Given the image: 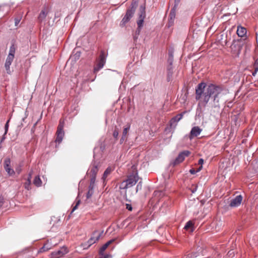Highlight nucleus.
Here are the masks:
<instances>
[{"label": "nucleus", "mask_w": 258, "mask_h": 258, "mask_svg": "<svg viewBox=\"0 0 258 258\" xmlns=\"http://www.w3.org/2000/svg\"><path fill=\"white\" fill-rule=\"evenodd\" d=\"M223 91L222 88L213 84L207 85L202 82L198 85L196 88V99L199 100V105L205 107L210 100L209 103L212 107H216L218 105L219 96Z\"/></svg>", "instance_id": "f257e3e1"}, {"label": "nucleus", "mask_w": 258, "mask_h": 258, "mask_svg": "<svg viewBox=\"0 0 258 258\" xmlns=\"http://www.w3.org/2000/svg\"><path fill=\"white\" fill-rule=\"evenodd\" d=\"M138 2L137 0H134L130 6L127 10L126 14L122 20H121L120 25L121 27L125 26V24L128 22L130 19L133 17L137 7H138Z\"/></svg>", "instance_id": "f03ea898"}, {"label": "nucleus", "mask_w": 258, "mask_h": 258, "mask_svg": "<svg viewBox=\"0 0 258 258\" xmlns=\"http://www.w3.org/2000/svg\"><path fill=\"white\" fill-rule=\"evenodd\" d=\"M106 55L104 50H101L98 58L97 59V63L94 68V72L96 73L100 69L103 68L106 63Z\"/></svg>", "instance_id": "7ed1b4c3"}, {"label": "nucleus", "mask_w": 258, "mask_h": 258, "mask_svg": "<svg viewBox=\"0 0 258 258\" xmlns=\"http://www.w3.org/2000/svg\"><path fill=\"white\" fill-rule=\"evenodd\" d=\"M141 14L139 15V20L137 21L138 28L136 31V35L140 34L141 29L143 27V24L145 17V4L142 5L140 7Z\"/></svg>", "instance_id": "20e7f679"}, {"label": "nucleus", "mask_w": 258, "mask_h": 258, "mask_svg": "<svg viewBox=\"0 0 258 258\" xmlns=\"http://www.w3.org/2000/svg\"><path fill=\"white\" fill-rule=\"evenodd\" d=\"M64 125V121L62 119L59 120V124L57 126V131L56 133V138L55 142L59 144L62 140L64 133L63 131V127Z\"/></svg>", "instance_id": "39448f33"}, {"label": "nucleus", "mask_w": 258, "mask_h": 258, "mask_svg": "<svg viewBox=\"0 0 258 258\" xmlns=\"http://www.w3.org/2000/svg\"><path fill=\"white\" fill-rule=\"evenodd\" d=\"M98 233L97 231H95L93 233L92 236L91 237V238L88 240V241L84 244V248H88L91 245L95 243L96 242L99 240L100 239V237L103 233V231L98 234H97Z\"/></svg>", "instance_id": "423d86ee"}, {"label": "nucleus", "mask_w": 258, "mask_h": 258, "mask_svg": "<svg viewBox=\"0 0 258 258\" xmlns=\"http://www.w3.org/2000/svg\"><path fill=\"white\" fill-rule=\"evenodd\" d=\"M99 167V163L98 162H94L91 164L90 169L88 171V174L90 175V178L96 179V174Z\"/></svg>", "instance_id": "0eeeda50"}, {"label": "nucleus", "mask_w": 258, "mask_h": 258, "mask_svg": "<svg viewBox=\"0 0 258 258\" xmlns=\"http://www.w3.org/2000/svg\"><path fill=\"white\" fill-rule=\"evenodd\" d=\"M243 41L241 39L234 40L230 48L235 53H239L242 48Z\"/></svg>", "instance_id": "6e6552de"}, {"label": "nucleus", "mask_w": 258, "mask_h": 258, "mask_svg": "<svg viewBox=\"0 0 258 258\" xmlns=\"http://www.w3.org/2000/svg\"><path fill=\"white\" fill-rule=\"evenodd\" d=\"M190 152L188 151H184L179 154L177 158L173 161L171 164L174 166L182 162L185 157L189 155Z\"/></svg>", "instance_id": "1a4fd4ad"}, {"label": "nucleus", "mask_w": 258, "mask_h": 258, "mask_svg": "<svg viewBox=\"0 0 258 258\" xmlns=\"http://www.w3.org/2000/svg\"><path fill=\"white\" fill-rule=\"evenodd\" d=\"M130 187L134 185L138 180L137 173H133L127 176V179L125 180Z\"/></svg>", "instance_id": "9d476101"}, {"label": "nucleus", "mask_w": 258, "mask_h": 258, "mask_svg": "<svg viewBox=\"0 0 258 258\" xmlns=\"http://www.w3.org/2000/svg\"><path fill=\"white\" fill-rule=\"evenodd\" d=\"M68 252L67 248L62 247L59 250L51 253V258H59Z\"/></svg>", "instance_id": "9b49d317"}, {"label": "nucleus", "mask_w": 258, "mask_h": 258, "mask_svg": "<svg viewBox=\"0 0 258 258\" xmlns=\"http://www.w3.org/2000/svg\"><path fill=\"white\" fill-rule=\"evenodd\" d=\"M11 160L10 158H6L4 161V168L6 172L10 175H12L15 174L14 170L11 168Z\"/></svg>", "instance_id": "f8f14e48"}, {"label": "nucleus", "mask_w": 258, "mask_h": 258, "mask_svg": "<svg viewBox=\"0 0 258 258\" xmlns=\"http://www.w3.org/2000/svg\"><path fill=\"white\" fill-rule=\"evenodd\" d=\"M242 199V196H237L235 198L231 201L229 205L231 207H236L239 206L241 203Z\"/></svg>", "instance_id": "ddd939ff"}, {"label": "nucleus", "mask_w": 258, "mask_h": 258, "mask_svg": "<svg viewBox=\"0 0 258 258\" xmlns=\"http://www.w3.org/2000/svg\"><path fill=\"white\" fill-rule=\"evenodd\" d=\"M202 131V130L198 126L193 127L190 132L189 139L191 140L193 138L197 137L201 134Z\"/></svg>", "instance_id": "4468645a"}, {"label": "nucleus", "mask_w": 258, "mask_h": 258, "mask_svg": "<svg viewBox=\"0 0 258 258\" xmlns=\"http://www.w3.org/2000/svg\"><path fill=\"white\" fill-rule=\"evenodd\" d=\"M180 113L173 117L170 121V126L171 127L175 128L177 125L176 123L179 121L183 117V114Z\"/></svg>", "instance_id": "2eb2a0df"}, {"label": "nucleus", "mask_w": 258, "mask_h": 258, "mask_svg": "<svg viewBox=\"0 0 258 258\" xmlns=\"http://www.w3.org/2000/svg\"><path fill=\"white\" fill-rule=\"evenodd\" d=\"M130 125H127V126L124 127L123 132H122V136L120 140V144H122L124 142V141L126 140L127 133L130 130Z\"/></svg>", "instance_id": "dca6fc26"}, {"label": "nucleus", "mask_w": 258, "mask_h": 258, "mask_svg": "<svg viewBox=\"0 0 258 258\" xmlns=\"http://www.w3.org/2000/svg\"><path fill=\"white\" fill-rule=\"evenodd\" d=\"M53 246V244L49 242V241H47L44 245L39 249L38 250V253H42L45 251H48L50 249L52 248V247Z\"/></svg>", "instance_id": "f3484780"}, {"label": "nucleus", "mask_w": 258, "mask_h": 258, "mask_svg": "<svg viewBox=\"0 0 258 258\" xmlns=\"http://www.w3.org/2000/svg\"><path fill=\"white\" fill-rule=\"evenodd\" d=\"M173 67L171 66H167V81L170 82L173 78Z\"/></svg>", "instance_id": "a211bd4d"}, {"label": "nucleus", "mask_w": 258, "mask_h": 258, "mask_svg": "<svg viewBox=\"0 0 258 258\" xmlns=\"http://www.w3.org/2000/svg\"><path fill=\"white\" fill-rule=\"evenodd\" d=\"M14 58H10L7 57L6 59V61L5 64V67L6 69V70L7 71V73L9 74H10L11 73V71L10 70V66L12 64V62L13 61Z\"/></svg>", "instance_id": "6ab92c4d"}, {"label": "nucleus", "mask_w": 258, "mask_h": 258, "mask_svg": "<svg viewBox=\"0 0 258 258\" xmlns=\"http://www.w3.org/2000/svg\"><path fill=\"white\" fill-rule=\"evenodd\" d=\"M236 32L239 37H242L246 34L247 31L246 28L240 26L237 27Z\"/></svg>", "instance_id": "aec40b11"}, {"label": "nucleus", "mask_w": 258, "mask_h": 258, "mask_svg": "<svg viewBox=\"0 0 258 258\" xmlns=\"http://www.w3.org/2000/svg\"><path fill=\"white\" fill-rule=\"evenodd\" d=\"M184 228L186 230H189L190 232H193L194 230V223L191 221H188L184 226Z\"/></svg>", "instance_id": "412c9836"}, {"label": "nucleus", "mask_w": 258, "mask_h": 258, "mask_svg": "<svg viewBox=\"0 0 258 258\" xmlns=\"http://www.w3.org/2000/svg\"><path fill=\"white\" fill-rule=\"evenodd\" d=\"M15 51H16L15 47L14 44H12L10 48L9 53L8 57L12 58H14Z\"/></svg>", "instance_id": "4be33fe9"}, {"label": "nucleus", "mask_w": 258, "mask_h": 258, "mask_svg": "<svg viewBox=\"0 0 258 258\" xmlns=\"http://www.w3.org/2000/svg\"><path fill=\"white\" fill-rule=\"evenodd\" d=\"M113 171V169L110 167H108L107 168V169L105 170L102 179L103 180H105V179L107 177V176L111 173V172Z\"/></svg>", "instance_id": "5701e85b"}, {"label": "nucleus", "mask_w": 258, "mask_h": 258, "mask_svg": "<svg viewBox=\"0 0 258 258\" xmlns=\"http://www.w3.org/2000/svg\"><path fill=\"white\" fill-rule=\"evenodd\" d=\"M47 14V13L44 10L41 11L38 18L39 22H42L45 19Z\"/></svg>", "instance_id": "b1692460"}, {"label": "nucleus", "mask_w": 258, "mask_h": 258, "mask_svg": "<svg viewBox=\"0 0 258 258\" xmlns=\"http://www.w3.org/2000/svg\"><path fill=\"white\" fill-rule=\"evenodd\" d=\"M177 8L173 7V8L171 10V11L169 14V19L171 20H174L176 16V10Z\"/></svg>", "instance_id": "393cba45"}, {"label": "nucleus", "mask_w": 258, "mask_h": 258, "mask_svg": "<svg viewBox=\"0 0 258 258\" xmlns=\"http://www.w3.org/2000/svg\"><path fill=\"white\" fill-rule=\"evenodd\" d=\"M32 172H33L32 171H31L29 173L28 177L27 178V181L26 182V183L25 184V188L28 189H29V186H30V184H31V179L32 177Z\"/></svg>", "instance_id": "a878e982"}, {"label": "nucleus", "mask_w": 258, "mask_h": 258, "mask_svg": "<svg viewBox=\"0 0 258 258\" xmlns=\"http://www.w3.org/2000/svg\"><path fill=\"white\" fill-rule=\"evenodd\" d=\"M33 183L35 184L36 186H40L42 184V181L39 177V176H36L34 180H33Z\"/></svg>", "instance_id": "bb28decb"}, {"label": "nucleus", "mask_w": 258, "mask_h": 258, "mask_svg": "<svg viewBox=\"0 0 258 258\" xmlns=\"http://www.w3.org/2000/svg\"><path fill=\"white\" fill-rule=\"evenodd\" d=\"M119 132V128L117 126H115L114 127V130L113 131V137L114 138L115 141L117 140V139H118Z\"/></svg>", "instance_id": "cd10ccee"}, {"label": "nucleus", "mask_w": 258, "mask_h": 258, "mask_svg": "<svg viewBox=\"0 0 258 258\" xmlns=\"http://www.w3.org/2000/svg\"><path fill=\"white\" fill-rule=\"evenodd\" d=\"M95 180L96 179L90 178V182L88 187V189L94 190Z\"/></svg>", "instance_id": "c85d7f7f"}, {"label": "nucleus", "mask_w": 258, "mask_h": 258, "mask_svg": "<svg viewBox=\"0 0 258 258\" xmlns=\"http://www.w3.org/2000/svg\"><path fill=\"white\" fill-rule=\"evenodd\" d=\"M127 183H126L125 180L123 181L120 184L119 188L120 189H126L129 188Z\"/></svg>", "instance_id": "c756f323"}, {"label": "nucleus", "mask_w": 258, "mask_h": 258, "mask_svg": "<svg viewBox=\"0 0 258 258\" xmlns=\"http://www.w3.org/2000/svg\"><path fill=\"white\" fill-rule=\"evenodd\" d=\"M107 245H105V244L102 246V247L100 248L99 250V254L103 255L104 251L106 250V249L107 248Z\"/></svg>", "instance_id": "7c9ffc66"}, {"label": "nucleus", "mask_w": 258, "mask_h": 258, "mask_svg": "<svg viewBox=\"0 0 258 258\" xmlns=\"http://www.w3.org/2000/svg\"><path fill=\"white\" fill-rule=\"evenodd\" d=\"M253 67L254 69V73H253L252 75H254V74L258 71V58L255 60Z\"/></svg>", "instance_id": "2f4dec72"}, {"label": "nucleus", "mask_w": 258, "mask_h": 258, "mask_svg": "<svg viewBox=\"0 0 258 258\" xmlns=\"http://www.w3.org/2000/svg\"><path fill=\"white\" fill-rule=\"evenodd\" d=\"M202 166H200V167L197 170H196L194 168H192L190 169L189 172L191 174H194L200 171L202 169Z\"/></svg>", "instance_id": "473e14b6"}, {"label": "nucleus", "mask_w": 258, "mask_h": 258, "mask_svg": "<svg viewBox=\"0 0 258 258\" xmlns=\"http://www.w3.org/2000/svg\"><path fill=\"white\" fill-rule=\"evenodd\" d=\"M94 193V190H90V189H88V191L87 193V195H86V197H87V199H90L92 196L93 195Z\"/></svg>", "instance_id": "72a5a7b5"}, {"label": "nucleus", "mask_w": 258, "mask_h": 258, "mask_svg": "<svg viewBox=\"0 0 258 258\" xmlns=\"http://www.w3.org/2000/svg\"><path fill=\"white\" fill-rule=\"evenodd\" d=\"M80 202H81V201H80V200H79L77 202V203L76 204V205L73 207V209H72V210L71 211V213H72L75 210H76L78 208V207L80 205Z\"/></svg>", "instance_id": "f704fd0d"}, {"label": "nucleus", "mask_w": 258, "mask_h": 258, "mask_svg": "<svg viewBox=\"0 0 258 258\" xmlns=\"http://www.w3.org/2000/svg\"><path fill=\"white\" fill-rule=\"evenodd\" d=\"M173 61V56L168 57V61H167L168 63V66H172Z\"/></svg>", "instance_id": "c9c22d12"}, {"label": "nucleus", "mask_w": 258, "mask_h": 258, "mask_svg": "<svg viewBox=\"0 0 258 258\" xmlns=\"http://www.w3.org/2000/svg\"><path fill=\"white\" fill-rule=\"evenodd\" d=\"M21 21V17H17L15 19V25L18 26Z\"/></svg>", "instance_id": "e433bc0d"}, {"label": "nucleus", "mask_w": 258, "mask_h": 258, "mask_svg": "<svg viewBox=\"0 0 258 258\" xmlns=\"http://www.w3.org/2000/svg\"><path fill=\"white\" fill-rule=\"evenodd\" d=\"M81 52L79 51H77L73 57H74L75 59H79L80 57Z\"/></svg>", "instance_id": "4c0bfd02"}, {"label": "nucleus", "mask_w": 258, "mask_h": 258, "mask_svg": "<svg viewBox=\"0 0 258 258\" xmlns=\"http://www.w3.org/2000/svg\"><path fill=\"white\" fill-rule=\"evenodd\" d=\"M5 203V199L3 196H0V208L3 206Z\"/></svg>", "instance_id": "58836bf2"}, {"label": "nucleus", "mask_w": 258, "mask_h": 258, "mask_svg": "<svg viewBox=\"0 0 258 258\" xmlns=\"http://www.w3.org/2000/svg\"><path fill=\"white\" fill-rule=\"evenodd\" d=\"M155 196H161L163 193L161 191H156L154 192Z\"/></svg>", "instance_id": "ea45409f"}, {"label": "nucleus", "mask_w": 258, "mask_h": 258, "mask_svg": "<svg viewBox=\"0 0 258 258\" xmlns=\"http://www.w3.org/2000/svg\"><path fill=\"white\" fill-rule=\"evenodd\" d=\"M9 122V120H8L7 121V122H6L5 126V135L7 134L8 131Z\"/></svg>", "instance_id": "a19ab883"}, {"label": "nucleus", "mask_w": 258, "mask_h": 258, "mask_svg": "<svg viewBox=\"0 0 258 258\" xmlns=\"http://www.w3.org/2000/svg\"><path fill=\"white\" fill-rule=\"evenodd\" d=\"M233 255H234V251L233 250H230V251H228L226 258L227 256H229V257L231 256V257H232Z\"/></svg>", "instance_id": "79ce46f5"}, {"label": "nucleus", "mask_w": 258, "mask_h": 258, "mask_svg": "<svg viewBox=\"0 0 258 258\" xmlns=\"http://www.w3.org/2000/svg\"><path fill=\"white\" fill-rule=\"evenodd\" d=\"M115 241V239H111L107 241L106 243H105V245H107V247H108L109 245H110L111 244H112L114 241Z\"/></svg>", "instance_id": "37998d69"}, {"label": "nucleus", "mask_w": 258, "mask_h": 258, "mask_svg": "<svg viewBox=\"0 0 258 258\" xmlns=\"http://www.w3.org/2000/svg\"><path fill=\"white\" fill-rule=\"evenodd\" d=\"M115 241V239H111L107 241L106 243H105V245H107V247H108L109 245H110L111 244H112L114 241Z\"/></svg>", "instance_id": "c03bdc74"}, {"label": "nucleus", "mask_w": 258, "mask_h": 258, "mask_svg": "<svg viewBox=\"0 0 258 258\" xmlns=\"http://www.w3.org/2000/svg\"><path fill=\"white\" fill-rule=\"evenodd\" d=\"M181 0H175L174 7L177 8Z\"/></svg>", "instance_id": "a18cd8bd"}, {"label": "nucleus", "mask_w": 258, "mask_h": 258, "mask_svg": "<svg viewBox=\"0 0 258 258\" xmlns=\"http://www.w3.org/2000/svg\"><path fill=\"white\" fill-rule=\"evenodd\" d=\"M174 23V20H170V19H169V21H168V27H170L171 26L173 25Z\"/></svg>", "instance_id": "49530a36"}, {"label": "nucleus", "mask_w": 258, "mask_h": 258, "mask_svg": "<svg viewBox=\"0 0 258 258\" xmlns=\"http://www.w3.org/2000/svg\"><path fill=\"white\" fill-rule=\"evenodd\" d=\"M126 208L129 210V211H132V207L131 206V205L130 204H126Z\"/></svg>", "instance_id": "de8ad7c7"}, {"label": "nucleus", "mask_w": 258, "mask_h": 258, "mask_svg": "<svg viewBox=\"0 0 258 258\" xmlns=\"http://www.w3.org/2000/svg\"><path fill=\"white\" fill-rule=\"evenodd\" d=\"M137 191H138L139 190H140L142 188V185L140 184V182H139L138 185H137Z\"/></svg>", "instance_id": "09e8293b"}, {"label": "nucleus", "mask_w": 258, "mask_h": 258, "mask_svg": "<svg viewBox=\"0 0 258 258\" xmlns=\"http://www.w3.org/2000/svg\"><path fill=\"white\" fill-rule=\"evenodd\" d=\"M204 163V160L203 159H200L199 160V164L202 166V164Z\"/></svg>", "instance_id": "8fccbe9b"}, {"label": "nucleus", "mask_w": 258, "mask_h": 258, "mask_svg": "<svg viewBox=\"0 0 258 258\" xmlns=\"http://www.w3.org/2000/svg\"><path fill=\"white\" fill-rule=\"evenodd\" d=\"M169 57H170L171 56H173V52L172 50H169L168 52Z\"/></svg>", "instance_id": "3c124183"}, {"label": "nucleus", "mask_w": 258, "mask_h": 258, "mask_svg": "<svg viewBox=\"0 0 258 258\" xmlns=\"http://www.w3.org/2000/svg\"><path fill=\"white\" fill-rule=\"evenodd\" d=\"M5 135H5V134H4V135H3V136L2 137V138L1 140V143H2V142L5 140V138H5Z\"/></svg>", "instance_id": "603ef678"}, {"label": "nucleus", "mask_w": 258, "mask_h": 258, "mask_svg": "<svg viewBox=\"0 0 258 258\" xmlns=\"http://www.w3.org/2000/svg\"><path fill=\"white\" fill-rule=\"evenodd\" d=\"M16 171H17L18 173H19L20 172V171H21V169H20V168H17V169H16Z\"/></svg>", "instance_id": "864d4df0"}, {"label": "nucleus", "mask_w": 258, "mask_h": 258, "mask_svg": "<svg viewBox=\"0 0 258 258\" xmlns=\"http://www.w3.org/2000/svg\"><path fill=\"white\" fill-rule=\"evenodd\" d=\"M192 257V255L191 254H188L185 258H191Z\"/></svg>", "instance_id": "5fc2aeb1"}, {"label": "nucleus", "mask_w": 258, "mask_h": 258, "mask_svg": "<svg viewBox=\"0 0 258 258\" xmlns=\"http://www.w3.org/2000/svg\"><path fill=\"white\" fill-rule=\"evenodd\" d=\"M108 255L107 254H106V255H104V256H101V257H99V258H107V257H108Z\"/></svg>", "instance_id": "6e6d98bb"}, {"label": "nucleus", "mask_w": 258, "mask_h": 258, "mask_svg": "<svg viewBox=\"0 0 258 258\" xmlns=\"http://www.w3.org/2000/svg\"><path fill=\"white\" fill-rule=\"evenodd\" d=\"M196 190L195 189H194L192 192H194Z\"/></svg>", "instance_id": "4d7b16f0"}, {"label": "nucleus", "mask_w": 258, "mask_h": 258, "mask_svg": "<svg viewBox=\"0 0 258 258\" xmlns=\"http://www.w3.org/2000/svg\"><path fill=\"white\" fill-rule=\"evenodd\" d=\"M256 40H257V36L256 35Z\"/></svg>", "instance_id": "13d9d810"}]
</instances>
